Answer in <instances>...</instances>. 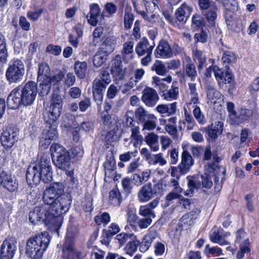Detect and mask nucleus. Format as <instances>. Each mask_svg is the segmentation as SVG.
Wrapping results in <instances>:
<instances>
[{"instance_id":"nucleus-21","label":"nucleus","mask_w":259,"mask_h":259,"mask_svg":"<svg viewBox=\"0 0 259 259\" xmlns=\"http://www.w3.org/2000/svg\"><path fill=\"white\" fill-rule=\"evenodd\" d=\"M159 97L154 89L148 88L143 91L142 100L147 106L154 107Z\"/></svg>"},{"instance_id":"nucleus-63","label":"nucleus","mask_w":259,"mask_h":259,"mask_svg":"<svg viewBox=\"0 0 259 259\" xmlns=\"http://www.w3.org/2000/svg\"><path fill=\"white\" fill-rule=\"evenodd\" d=\"M155 83L156 86L158 87V91L159 94H163L168 90V86L163 82V80H162L158 77H155L154 78Z\"/></svg>"},{"instance_id":"nucleus-46","label":"nucleus","mask_w":259,"mask_h":259,"mask_svg":"<svg viewBox=\"0 0 259 259\" xmlns=\"http://www.w3.org/2000/svg\"><path fill=\"white\" fill-rule=\"evenodd\" d=\"M93 198L91 195L88 194L85 195L84 200L82 201V208L85 212H91L93 210Z\"/></svg>"},{"instance_id":"nucleus-11","label":"nucleus","mask_w":259,"mask_h":259,"mask_svg":"<svg viewBox=\"0 0 259 259\" xmlns=\"http://www.w3.org/2000/svg\"><path fill=\"white\" fill-rule=\"evenodd\" d=\"M110 74L114 81H119L128 77L131 74V70L123 67L121 57L116 55L108 65Z\"/></svg>"},{"instance_id":"nucleus-48","label":"nucleus","mask_w":259,"mask_h":259,"mask_svg":"<svg viewBox=\"0 0 259 259\" xmlns=\"http://www.w3.org/2000/svg\"><path fill=\"white\" fill-rule=\"evenodd\" d=\"M211 241L214 243H218L221 245H228L229 242L222 237L218 231H214L210 236Z\"/></svg>"},{"instance_id":"nucleus-22","label":"nucleus","mask_w":259,"mask_h":259,"mask_svg":"<svg viewBox=\"0 0 259 259\" xmlns=\"http://www.w3.org/2000/svg\"><path fill=\"white\" fill-rule=\"evenodd\" d=\"M252 110L241 108L239 111V114L234 117H230L232 124L239 125L246 121H248L252 117Z\"/></svg>"},{"instance_id":"nucleus-49","label":"nucleus","mask_w":259,"mask_h":259,"mask_svg":"<svg viewBox=\"0 0 259 259\" xmlns=\"http://www.w3.org/2000/svg\"><path fill=\"white\" fill-rule=\"evenodd\" d=\"M198 3L201 13L217 6L215 3L211 0H198Z\"/></svg>"},{"instance_id":"nucleus-6","label":"nucleus","mask_w":259,"mask_h":259,"mask_svg":"<svg viewBox=\"0 0 259 259\" xmlns=\"http://www.w3.org/2000/svg\"><path fill=\"white\" fill-rule=\"evenodd\" d=\"M51 237L47 231L36 234L29 238L26 246V253L29 256L33 255L34 259H41L47 249Z\"/></svg>"},{"instance_id":"nucleus-7","label":"nucleus","mask_w":259,"mask_h":259,"mask_svg":"<svg viewBox=\"0 0 259 259\" xmlns=\"http://www.w3.org/2000/svg\"><path fill=\"white\" fill-rule=\"evenodd\" d=\"M64 77L65 73L60 70L58 73L53 75L52 76H46L45 79H37L40 81L37 88L39 97L41 99L47 97L52 89L53 93L51 100V103L53 97L55 96L59 95L58 93L62 87L61 80Z\"/></svg>"},{"instance_id":"nucleus-24","label":"nucleus","mask_w":259,"mask_h":259,"mask_svg":"<svg viewBox=\"0 0 259 259\" xmlns=\"http://www.w3.org/2000/svg\"><path fill=\"white\" fill-rule=\"evenodd\" d=\"M103 41L99 48L100 51L108 55L112 53L116 45V38L114 36H108L103 38Z\"/></svg>"},{"instance_id":"nucleus-58","label":"nucleus","mask_w":259,"mask_h":259,"mask_svg":"<svg viewBox=\"0 0 259 259\" xmlns=\"http://www.w3.org/2000/svg\"><path fill=\"white\" fill-rule=\"evenodd\" d=\"M192 24L198 28L203 29L205 26V22L204 19L198 14L194 15L192 18Z\"/></svg>"},{"instance_id":"nucleus-15","label":"nucleus","mask_w":259,"mask_h":259,"mask_svg":"<svg viewBox=\"0 0 259 259\" xmlns=\"http://www.w3.org/2000/svg\"><path fill=\"white\" fill-rule=\"evenodd\" d=\"M186 179L188 189L184 191V194L186 196L191 197L194 194L195 190H198L201 188L200 175L198 174L188 175L187 176Z\"/></svg>"},{"instance_id":"nucleus-54","label":"nucleus","mask_w":259,"mask_h":259,"mask_svg":"<svg viewBox=\"0 0 259 259\" xmlns=\"http://www.w3.org/2000/svg\"><path fill=\"white\" fill-rule=\"evenodd\" d=\"M105 170L110 172L113 171L116 168V163L114 156L111 155L109 158L107 157L106 161L103 164Z\"/></svg>"},{"instance_id":"nucleus-51","label":"nucleus","mask_w":259,"mask_h":259,"mask_svg":"<svg viewBox=\"0 0 259 259\" xmlns=\"http://www.w3.org/2000/svg\"><path fill=\"white\" fill-rule=\"evenodd\" d=\"M171 176L178 179H180L182 176L184 175L188 172V171H187L180 164H179L177 167L171 166Z\"/></svg>"},{"instance_id":"nucleus-20","label":"nucleus","mask_w":259,"mask_h":259,"mask_svg":"<svg viewBox=\"0 0 259 259\" xmlns=\"http://www.w3.org/2000/svg\"><path fill=\"white\" fill-rule=\"evenodd\" d=\"M119 231L120 228L118 225L115 223H112L108 229L102 230L101 243L106 245L109 244L113 237Z\"/></svg>"},{"instance_id":"nucleus-33","label":"nucleus","mask_w":259,"mask_h":259,"mask_svg":"<svg viewBox=\"0 0 259 259\" xmlns=\"http://www.w3.org/2000/svg\"><path fill=\"white\" fill-rule=\"evenodd\" d=\"M177 82H173L171 89L168 90L164 93L161 95V97L166 101H171L177 99L179 92V88L177 86Z\"/></svg>"},{"instance_id":"nucleus-31","label":"nucleus","mask_w":259,"mask_h":259,"mask_svg":"<svg viewBox=\"0 0 259 259\" xmlns=\"http://www.w3.org/2000/svg\"><path fill=\"white\" fill-rule=\"evenodd\" d=\"M194 162V160L189 151L186 150H183L182 153L181 162L179 164L189 172Z\"/></svg>"},{"instance_id":"nucleus-42","label":"nucleus","mask_w":259,"mask_h":259,"mask_svg":"<svg viewBox=\"0 0 259 259\" xmlns=\"http://www.w3.org/2000/svg\"><path fill=\"white\" fill-rule=\"evenodd\" d=\"M67 150L66 148L59 143H53L50 148L52 160L59 156V154H62Z\"/></svg>"},{"instance_id":"nucleus-27","label":"nucleus","mask_w":259,"mask_h":259,"mask_svg":"<svg viewBox=\"0 0 259 259\" xmlns=\"http://www.w3.org/2000/svg\"><path fill=\"white\" fill-rule=\"evenodd\" d=\"M218 10V7L215 6L208 10L205 11L203 13H201L208 23V27L210 28H214L215 27Z\"/></svg>"},{"instance_id":"nucleus-52","label":"nucleus","mask_w":259,"mask_h":259,"mask_svg":"<svg viewBox=\"0 0 259 259\" xmlns=\"http://www.w3.org/2000/svg\"><path fill=\"white\" fill-rule=\"evenodd\" d=\"M131 138L134 140L133 145L135 147H137L139 143H142L143 141V137L140 135L139 128L138 126H135L131 129Z\"/></svg>"},{"instance_id":"nucleus-39","label":"nucleus","mask_w":259,"mask_h":259,"mask_svg":"<svg viewBox=\"0 0 259 259\" xmlns=\"http://www.w3.org/2000/svg\"><path fill=\"white\" fill-rule=\"evenodd\" d=\"M37 79H45L46 76H52L51 75V69L50 66L45 62L39 64L37 71Z\"/></svg>"},{"instance_id":"nucleus-45","label":"nucleus","mask_w":259,"mask_h":259,"mask_svg":"<svg viewBox=\"0 0 259 259\" xmlns=\"http://www.w3.org/2000/svg\"><path fill=\"white\" fill-rule=\"evenodd\" d=\"M203 253L207 257H209L210 255H212V256H220L223 254V250L220 247L218 246L211 247L208 244L205 245V248L203 250Z\"/></svg>"},{"instance_id":"nucleus-8","label":"nucleus","mask_w":259,"mask_h":259,"mask_svg":"<svg viewBox=\"0 0 259 259\" xmlns=\"http://www.w3.org/2000/svg\"><path fill=\"white\" fill-rule=\"evenodd\" d=\"M111 81L110 73L105 69L101 70L99 76L93 81V95L98 106H100L102 104L104 93Z\"/></svg>"},{"instance_id":"nucleus-34","label":"nucleus","mask_w":259,"mask_h":259,"mask_svg":"<svg viewBox=\"0 0 259 259\" xmlns=\"http://www.w3.org/2000/svg\"><path fill=\"white\" fill-rule=\"evenodd\" d=\"M155 238L156 235L154 233H150L144 235L142 241L140 242V251L143 253L147 251Z\"/></svg>"},{"instance_id":"nucleus-50","label":"nucleus","mask_w":259,"mask_h":259,"mask_svg":"<svg viewBox=\"0 0 259 259\" xmlns=\"http://www.w3.org/2000/svg\"><path fill=\"white\" fill-rule=\"evenodd\" d=\"M200 178H201V187L207 189H209L212 187L213 183L210 176L208 174L204 173L201 175Z\"/></svg>"},{"instance_id":"nucleus-1","label":"nucleus","mask_w":259,"mask_h":259,"mask_svg":"<svg viewBox=\"0 0 259 259\" xmlns=\"http://www.w3.org/2000/svg\"><path fill=\"white\" fill-rule=\"evenodd\" d=\"M64 190L62 183H52L45 190L42 198L47 209L62 219V215L68 211L72 203L70 194L64 193Z\"/></svg>"},{"instance_id":"nucleus-9","label":"nucleus","mask_w":259,"mask_h":259,"mask_svg":"<svg viewBox=\"0 0 259 259\" xmlns=\"http://www.w3.org/2000/svg\"><path fill=\"white\" fill-rule=\"evenodd\" d=\"M163 185L162 179L153 185L151 182L144 184L138 192L139 201L146 202L155 198V196H162L164 192Z\"/></svg>"},{"instance_id":"nucleus-16","label":"nucleus","mask_w":259,"mask_h":259,"mask_svg":"<svg viewBox=\"0 0 259 259\" xmlns=\"http://www.w3.org/2000/svg\"><path fill=\"white\" fill-rule=\"evenodd\" d=\"M0 186L10 192H14L18 189V184L16 180H14L11 175L2 170L0 172Z\"/></svg>"},{"instance_id":"nucleus-18","label":"nucleus","mask_w":259,"mask_h":259,"mask_svg":"<svg viewBox=\"0 0 259 259\" xmlns=\"http://www.w3.org/2000/svg\"><path fill=\"white\" fill-rule=\"evenodd\" d=\"M223 128V123L221 121L215 122L214 124L211 123L205 128L207 136V139L209 141H215L218 136L222 134Z\"/></svg>"},{"instance_id":"nucleus-26","label":"nucleus","mask_w":259,"mask_h":259,"mask_svg":"<svg viewBox=\"0 0 259 259\" xmlns=\"http://www.w3.org/2000/svg\"><path fill=\"white\" fill-rule=\"evenodd\" d=\"M83 25L81 23H77L72 28L75 32L77 36L74 37L72 34H69L68 41L69 43L74 48H77L78 45V39L83 35Z\"/></svg>"},{"instance_id":"nucleus-57","label":"nucleus","mask_w":259,"mask_h":259,"mask_svg":"<svg viewBox=\"0 0 259 259\" xmlns=\"http://www.w3.org/2000/svg\"><path fill=\"white\" fill-rule=\"evenodd\" d=\"M72 158L75 160H79L83 156L84 151L82 147L76 146L71 148Z\"/></svg>"},{"instance_id":"nucleus-41","label":"nucleus","mask_w":259,"mask_h":259,"mask_svg":"<svg viewBox=\"0 0 259 259\" xmlns=\"http://www.w3.org/2000/svg\"><path fill=\"white\" fill-rule=\"evenodd\" d=\"M149 46V42L148 39L143 37L136 45L135 51L139 56H142L147 53V49Z\"/></svg>"},{"instance_id":"nucleus-29","label":"nucleus","mask_w":259,"mask_h":259,"mask_svg":"<svg viewBox=\"0 0 259 259\" xmlns=\"http://www.w3.org/2000/svg\"><path fill=\"white\" fill-rule=\"evenodd\" d=\"M177 107V103L174 102L167 104H159L156 107V109L160 114H166L167 116H169L176 113Z\"/></svg>"},{"instance_id":"nucleus-30","label":"nucleus","mask_w":259,"mask_h":259,"mask_svg":"<svg viewBox=\"0 0 259 259\" xmlns=\"http://www.w3.org/2000/svg\"><path fill=\"white\" fill-rule=\"evenodd\" d=\"M109 201L110 203L115 206H119L122 201V198L120 192L115 186L109 193Z\"/></svg>"},{"instance_id":"nucleus-37","label":"nucleus","mask_w":259,"mask_h":259,"mask_svg":"<svg viewBox=\"0 0 259 259\" xmlns=\"http://www.w3.org/2000/svg\"><path fill=\"white\" fill-rule=\"evenodd\" d=\"M75 73L78 78L83 79L85 77L87 70V63L85 61H75L74 64Z\"/></svg>"},{"instance_id":"nucleus-14","label":"nucleus","mask_w":259,"mask_h":259,"mask_svg":"<svg viewBox=\"0 0 259 259\" xmlns=\"http://www.w3.org/2000/svg\"><path fill=\"white\" fill-rule=\"evenodd\" d=\"M154 56L156 58L168 59L173 56L171 47L167 40L161 39L154 51Z\"/></svg>"},{"instance_id":"nucleus-55","label":"nucleus","mask_w":259,"mask_h":259,"mask_svg":"<svg viewBox=\"0 0 259 259\" xmlns=\"http://www.w3.org/2000/svg\"><path fill=\"white\" fill-rule=\"evenodd\" d=\"M196 42L206 43L208 40V33L203 29H201L199 33H196L194 36Z\"/></svg>"},{"instance_id":"nucleus-5","label":"nucleus","mask_w":259,"mask_h":259,"mask_svg":"<svg viewBox=\"0 0 259 259\" xmlns=\"http://www.w3.org/2000/svg\"><path fill=\"white\" fill-rule=\"evenodd\" d=\"M29 220L33 225L44 222L48 230L58 235L63 222L62 218L54 214L45 205L35 206L31 210L29 213Z\"/></svg>"},{"instance_id":"nucleus-13","label":"nucleus","mask_w":259,"mask_h":259,"mask_svg":"<svg viewBox=\"0 0 259 259\" xmlns=\"http://www.w3.org/2000/svg\"><path fill=\"white\" fill-rule=\"evenodd\" d=\"M215 71V77L219 84H229L230 86L234 88L236 82L235 76L230 68H225L223 70L220 67H217Z\"/></svg>"},{"instance_id":"nucleus-28","label":"nucleus","mask_w":259,"mask_h":259,"mask_svg":"<svg viewBox=\"0 0 259 259\" xmlns=\"http://www.w3.org/2000/svg\"><path fill=\"white\" fill-rule=\"evenodd\" d=\"M197 75L195 65L191 61L183 64V76L184 77H188L191 81H194Z\"/></svg>"},{"instance_id":"nucleus-56","label":"nucleus","mask_w":259,"mask_h":259,"mask_svg":"<svg viewBox=\"0 0 259 259\" xmlns=\"http://www.w3.org/2000/svg\"><path fill=\"white\" fill-rule=\"evenodd\" d=\"M134 15L131 12H125L124 15V26L126 29L131 28L134 20Z\"/></svg>"},{"instance_id":"nucleus-43","label":"nucleus","mask_w":259,"mask_h":259,"mask_svg":"<svg viewBox=\"0 0 259 259\" xmlns=\"http://www.w3.org/2000/svg\"><path fill=\"white\" fill-rule=\"evenodd\" d=\"M108 54L102 53L99 49L97 53L94 57L93 64L96 67H100L102 66L107 60Z\"/></svg>"},{"instance_id":"nucleus-44","label":"nucleus","mask_w":259,"mask_h":259,"mask_svg":"<svg viewBox=\"0 0 259 259\" xmlns=\"http://www.w3.org/2000/svg\"><path fill=\"white\" fill-rule=\"evenodd\" d=\"M110 221V215L107 212H104L101 215H97L94 217V221L98 226L103 224L104 227H105Z\"/></svg>"},{"instance_id":"nucleus-64","label":"nucleus","mask_w":259,"mask_h":259,"mask_svg":"<svg viewBox=\"0 0 259 259\" xmlns=\"http://www.w3.org/2000/svg\"><path fill=\"white\" fill-rule=\"evenodd\" d=\"M183 191H180L179 190L173 189L172 191L169 192L165 197V200L170 202L173 200L179 199L182 197V195H181V193H182Z\"/></svg>"},{"instance_id":"nucleus-38","label":"nucleus","mask_w":259,"mask_h":259,"mask_svg":"<svg viewBox=\"0 0 259 259\" xmlns=\"http://www.w3.org/2000/svg\"><path fill=\"white\" fill-rule=\"evenodd\" d=\"M237 57L235 53L229 50L225 51L223 53L222 61L225 68H230V65L236 62Z\"/></svg>"},{"instance_id":"nucleus-36","label":"nucleus","mask_w":259,"mask_h":259,"mask_svg":"<svg viewBox=\"0 0 259 259\" xmlns=\"http://www.w3.org/2000/svg\"><path fill=\"white\" fill-rule=\"evenodd\" d=\"M239 244V249L237 253V259H242L245 253H250L251 249L249 238L245 239Z\"/></svg>"},{"instance_id":"nucleus-53","label":"nucleus","mask_w":259,"mask_h":259,"mask_svg":"<svg viewBox=\"0 0 259 259\" xmlns=\"http://www.w3.org/2000/svg\"><path fill=\"white\" fill-rule=\"evenodd\" d=\"M140 241L134 240L129 241L126 244V253L130 256H133L134 253L137 251L138 246H140Z\"/></svg>"},{"instance_id":"nucleus-61","label":"nucleus","mask_w":259,"mask_h":259,"mask_svg":"<svg viewBox=\"0 0 259 259\" xmlns=\"http://www.w3.org/2000/svg\"><path fill=\"white\" fill-rule=\"evenodd\" d=\"M103 33V28L101 26H98L95 28L93 32V44L94 46L99 45L98 39Z\"/></svg>"},{"instance_id":"nucleus-62","label":"nucleus","mask_w":259,"mask_h":259,"mask_svg":"<svg viewBox=\"0 0 259 259\" xmlns=\"http://www.w3.org/2000/svg\"><path fill=\"white\" fill-rule=\"evenodd\" d=\"M200 212V211L198 209H193L190 212L183 215L180 219V221L182 223H184V224L190 225L191 221L193 219V217L192 216L197 212L198 213Z\"/></svg>"},{"instance_id":"nucleus-35","label":"nucleus","mask_w":259,"mask_h":259,"mask_svg":"<svg viewBox=\"0 0 259 259\" xmlns=\"http://www.w3.org/2000/svg\"><path fill=\"white\" fill-rule=\"evenodd\" d=\"M192 58L195 62L198 61V64L197 65V68L199 71H201L203 69L206 61V58L204 52L198 49L193 50Z\"/></svg>"},{"instance_id":"nucleus-4","label":"nucleus","mask_w":259,"mask_h":259,"mask_svg":"<svg viewBox=\"0 0 259 259\" xmlns=\"http://www.w3.org/2000/svg\"><path fill=\"white\" fill-rule=\"evenodd\" d=\"M37 93V83L29 80L12 90L7 99V105L11 109H17L22 106H30L34 103Z\"/></svg>"},{"instance_id":"nucleus-10","label":"nucleus","mask_w":259,"mask_h":259,"mask_svg":"<svg viewBox=\"0 0 259 259\" xmlns=\"http://www.w3.org/2000/svg\"><path fill=\"white\" fill-rule=\"evenodd\" d=\"M25 72V65L19 59L11 60L6 71V78L9 84L18 83L21 82Z\"/></svg>"},{"instance_id":"nucleus-19","label":"nucleus","mask_w":259,"mask_h":259,"mask_svg":"<svg viewBox=\"0 0 259 259\" xmlns=\"http://www.w3.org/2000/svg\"><path fill=\"white\" fill-rule=\"evenodd\" d=\"M192 11V8L186 2H184L176 10L175 16L177 21L181 23H185Z\"/></svg>"},{"instance_id":"nucleus-12","label":"nucleus","mask_w":259,"mask_h":259,"mask_svg":"<svg viewBox=\"0 0 259 259\" xmlns=\"http://www.w3.org/2000/svg\"><path fill=\"white\" fill-rule=\"evenodd\" d=\"M19 130L15 126H8L3 131L0 137L2 147L6 150L11 149L18 140Z\"/></svg>"},{"instance_id":"nucleus-17","label":"nucleus","mask_w":259,"mask_h":259,"mask_svg":"<svg viewBox=\"0 0 259 259\" xmlns=\"http://www.w3.org/2000/svg\"><path fill=\"white\" fill-rule=\"evenodd\" d=\"M16 249L15 245L11 243L10 239L6 238L1 247L0 259H12Z\"/></svg>"},{"instance_id":"nucleus-47","label":"nucleus","mask_w":259,"mask_h":259,"mask_svg":"<svg viewBox=\"0 0 259 259\" xmlns=\"http://www.w3.org/2000/svg\"><path fill=\"white\" fill-rule=\"evenodd\" d=\"M151 69L154 70L156 74L159 75H164L167 71L165 66L162 61L159 60H156L155 63L152 66Z\"/></svg>"},{"instance_id":"nucleus-2","label":"nucleus","mask_w":259,"mask_h":259,"mask_svg":"<svg viewBox=\"0 0 259 259\" xmlns=\"http://www.w3.org/2000/svg\"><path fill=\"white\" fill-rule=\"evenodd\" d=\"M62 106L63 101L61 96H55L48 111L44 115V120L48 128L42 131L39 142V146L44 149H47L53 141H56L58 138L57 120L61 115Z\"/></svg>"},{"instance_id":"nucleus-60","label":"nucleus","mask_w":259,"mask_h":259,"mask_svg":"<svg viewBox=\"0 0 259 259\" xmlns=\"http://www.w3.org/2000/svg\"><path fill=\"white\" fill-rule=\"evenodd\" d=\"M63 250H65V252H74L77 259H83L85 257V255H83L81 251L77 250L71 243L66 245Z\"/></svg>"},{"instance_id":"nucleus-59","label":"nucleus","mask_w":259,"mask_h":259,"mask_svg":"<svg viewBox=\"0 0 259 259\" xmlns=\"http://www.w3.org/2000/svg\"><path fill=\"white\" fill-rule=\"evenodd\" d=\"M43 12V8H39L34 11H29L27 13V17L30 20L35 22L38 19Z\"/></svg>"},{"instance_id":"nucleus-3","label":"nucleus","mask_w":259,"mask_h":259,"mask_svg":"<svg viewBox=\"0 0 259 259\" xmlns=\"http://www.w3.org/2000/svg\"><path fill=\"white\" fill-rule=\"evenodd\" d=\"M26 179L31 187L36 186L40 181L49 184L53 180V169L50 158L43 154L35 161L31 162L26 170Z\"/></svg>"},{"instance_id":"nucleus-25","label":"nucleus","mask_w":259,"mask_h":259,"mask_svg":"<svg viewBox=\"0 0 259 259\" xmlns=\"http://www.w3.org/2000/svg\"><path fill=\"white\" fill-rule=\"evenodd\" d=\"M206 169L208 172L212 174L214 178L220 179V177L222 176L221 178L222 181L225 180L226 169L223 166L219 165L215 162H210L206 165Z\"/></svg>"},{"instance_id":"nucleus-32","label":"nucleus","mask_w":259,"mask_h":259,"mask_svg":"<svg viewBox=\"0 0 259 259\" xmlns=\"http://www.w3.org/2000/svg\"><path fill=\"white\" fill-rule=\"evenodd\" d=\"M101 10L98 4L94 3L90 6V19H88L89 23L93 26L97 25L98 21V17L100 15Z\"/></svg>"},{"instance_id":"nucleus-23","label":"nucleus","mask_w":259,"mask_h":259,"mask_svg":"<svg viewBox=\"0 0 259 259\" xmlns=\"http://www.w3.org/2000/svg\"><path fill=\"white\" fill-rule=\"evenodd\" d=\"M71 156L68 151L59 154L53 161L57 167L62 170H66L70 166Z\"/></svg>"},{"instance_id":"nucleus-40","label":"nucleus","mask_w":259,"mask_h":259,"mask_svg":"<svg viewBox=\"0 0 259 259\" xmlns=\"http://www.w3.org/2000/svg\"><path fill=\"white\" fill-rule=\"evenodd\" d=\"M8 56L6 40L5 36L0 32V62L5 63Z\"/></svg>"}]
</instances>
